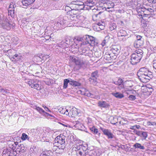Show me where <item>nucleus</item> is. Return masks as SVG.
I'll return each instance as SVG.
<instances>
[{"mask_svg": "<svg viewBox=\"0 0 156 156\" xmlns=\"http://www.w3.org/2000/svg\"><path fill=\"white\" fill-rule=\"evenodd\" d=\"M86 6L84 5V3L83 2H79V3L77 5L72 6L71 7H70L71 9H69L68 12H67V17L69 18L70 20L77 21L78 19L80 20L81 16H80L78 12V11L82 9H87L85 7Z\"/></svg>", "mask_w": 156, "mask_h": 156, "instance_id": "1", "label": "nucleus"}, {"mask_svg": "<svg viewBox=\"0 0 156 156\" xmlns=\"http://www.w3.org/2000/svg\"><path fill=\"white\" fill-rule=\"evenodd\" d=\"M143 51L141 49H138L131 55L130 62L133 65H135L139 62L142 57Z\"/></svg>", "mask_w": 156, "mask_h": 156, "instance_id": "2", "label": "nucleus"}, {"mask_svg": "<svg viewBox=\"0 0 156 156\" xmlns=\"http://www.w3.org/2000/svg\"><path fill=\"white\" fill-rule=\"evenodd\" d=\"M69 60L75 63L74 69L76 70L80 69L85 63V61L83 59L79 58L74 56H70Z\"/></svg>", "mask_w": 156, "mask_h": 156, "instance_id": "3", "label": "nucleus"}, {"mask_svg": "<svg viewBox=\"0 0 156 156\" xmlns=\"http://www.w3.org/2000/svg\"><path fill=\"white\" fill-rule=\"evenodd\" d=\"M66 13H67V12ZM66 15H67V13L66 14ZM66 18H68V19H70L69 18L67 17V15L66 16H65L64 18H61L59 19L57 22L55 23V24L56 26L58 27L59 28H62V27H61V26H63V25H64V26H68L69 27L76 26V25H75V23L74 22V21H73L72 22V20H71V21L69 23V24L67 23L66 22L67 21L66 20L64 19H66Z\"/></svg>", "mask_w": 156, "mask_h": 156, "instance_id": "4", "label": "nucleus"}, {"mask_svg": "<svg viewBox=\"0 0 156 156\" xmlns=\"http://www.w3.org/2000/svg\"><path fill=\"white\" fill-rule=\"evenodd\" d=\"M140 80L144 83H146L153 77L152 73L151 72H149L148 73L141 74H137Z\"/></svg>", "mask_w": 156, "mask_h": 156, "instance_id": "5", "label": "nucleus"}, {"mask_svg": "<svg viewBox=\"0 0 156 156\" xmlns=\"http://www.w3.org/2000/svg\"><path fill=\"white\" fill-rule=\"evenodd\" d=\"M74 142L75 144L73 149L75 150V151L73 153H75L77 156L82 155V152L80 150L81 147H82V145H83V141L80 140H77L74 141Z\"/></svg>", "mask_w": 156, "mask_h": 156, "instance_id": "6", "label": "nucleus"}, {"mask_svg": "<svg viewBox=\"0 0 156 156\" xmlns=\"http://www.w3.org/2000/svg\"><path fill=\"white\" fill-rule=\"evenodd\" d=\"M84 38L85 39V41H84L85 44H89L92 46L98 45V41L93 37L87 35L86 36L85 38Z\"/></svg>", "mask_w": 156, "mask_h": 156, "instance_id": "7", "label": "nucleus"}, {"mask_svg": "<svg viewBox=\"0 0 156 156\" xmlns=\"http://www.w3.org/2000/svg\"><path fill=\"white\" fill-rule=\"evenodd\" d=\"M65 141L64 136H58L55 139L54 145V146L59 147L61 145L62 148H64L65 147Z\"/></svg>", "mask_w": 156, "mask_h": 156, "instance_id": "8", "label": "nucleus"}, {"mask_svg": "<svg viewBox=\"0 0 156 156\" xmlns=\"http://www.w3.org/2000/svg\"><path fill=\"white\" fill-rule=\"evenodd\" d=\"M127 31H128L127 29L123 28L119 29L117 33V35L119 40L123 41H125L126 40L125 37L128 35Z\"/></svg>", "mask_w": 156, "mask_h": 156, "instance_id": "9", "label": "nucleus"}, {"mask_svg": "<svg viewBox=\"0 0 156 156\" xmlns=\"http://www.w3.org/2000/svg\"><path fill=\"white\" fill-rule=\"evenodd\" d=\"M28 84L32 88H34L37 90H39L41 89V86L40 84V82L36 80H30L27 81Z\"/></svg>", "mask_w": 156, "mask_h": 156, "instance_id": "10", "label": "nucleus"}, {"mask_svg": "<svg viewBox=\"0 0 156 156\" xmlns=\"http://www.w3.org/2000/svg\"><path fill=\"white\" fill-rule=\"evenodd\" d=\"M67 108L68 111L67 115L73 117L79 115L80 113L79 112V110L76 108H73L69 106H67Z\"/></svg>", "mask_w": 156, "mask_h": 156, "instance_id": "11", "label": "nucleus"}, {"mask_svg": "<svg viewBox=\"0 0 156 156\" xmlns=\"http://www.w3.org/2000/svg\"><path fill=\"white\" fill-rule=\"evenodd\" d=\"M0 25L3 28L8 30H10L12 25L10 24L8 19L5 17H3V21Z\"/></svg>", "mask_w": 156, "mask_h": 156, "instance_id": "12", "label": "nucleus"}, {"mask_svg": "<svg viewBox=\"0 0 156 156\" xmlns=\"http://www.w3.org/2000/svg\"><path fill=\"white\" fill-rule=\"evenodd\" d=\"M144 43V39L140 35H138L136 37V40L134 43V47L136 48L143 46Z\"/></svg>", "mask_w": 156, "mask_h": 156, "instance_id": "13", "label": "nucleus"}, {"mask_svg": "<svg viewBox=\"0 0 156 156\" xmlns=\"http://www.w3.org/2000/svg\"><path fill=\"white\" fill-rule=\"evenodd\" d=\"M99 76L98 72V70H95L93 72L90 77L89 78V80L91 84H96L97 82V78Z\"/></svg>", "mask_w": 156, "mask_h": 156, "instance_id": "14", "label": "nucleus"}, {"mask_svg": "<svg viewBox=\"0 0 156 156\" xmlns=\"http://www.w3.org/2000/svg\"><path fill=\"white\" fill-rule=\"evenodd\" d=\"M82 39L80 38H77V39L75 38L73 39V43L72 47L74 46L75 48H79L80 46L83 45H85V43L84 42H82Z\"/></svg>", "mask_w": 156, "mask_h": 156, "instance_id": "15", "label": "nucleus"}, {"mask_svg": "<svg viewBox=\"0 0 156 156\" xmlns=\"http://www.w3.org/2000/svg\"><path fill=\"white\" fill-rule=\"evenodd\" d=\"M134 133L141 138L142 140H145L147 137V132L140 130H135Z\"/></svg>", "mask_w": 156, "mask_h": 156, "instance_id": "16", "label": "nucleus"}, {"mask_svg": "<svg viewBox=\"0 0 156 156\" xmlns=\"http://www.w3.org/2000/svg\"><path fill=\"white\" fill-rule=\"evenodd\" d=\"M73 123L74 125V126L76 128L81 130L84 131H85L86 128L85 127V126L82 123H81L79 121H73Z\"/></svg>", "mask_w": 156, "mask_h": 156, "instance_id": "17", "label": "nucleus"}, {"mask_svg": "<svg viewBox=\"0 0 156 156\" xmlns=\"http://www.w3.org/2000/svg\"><path fill=\"white\" fill-rule=\"evenodd\" d=\"M104 15L103 12L102 11L99 12L97 14H94L92 16V20H99L103 19V16Z\"/></svg>", "mask_w": 156, "mask_h": 156, "instance_id": "18", "label": "nucleus"}, {"mask_svg": "<svg viewBox=\"0 0 156 156\" xmlns=\"http://www.w3.org/2000/svg\"><path fill=\"white\" fill-rule=\"evenodd\" d=\"M73 41L70 40L69 39H66L65 41H62L59 44L60 47L62 48H65L67 47L69 45L72 44V45Z\"/></svg>", "mask_w": 156, "mask_h": 156, "instance_id": "19", "label": "nucleus"}, {"mask_svg": "<svg viewBox=\"0 0 156 156\" xmlns=\"http://www.w3.org/2000/svg\"><path fill=\"white\" fill-rule=\"evenodd\" d=\"M79 92L82 95H84L87 97H90L91 98H94L95 95L91 93H90L87 90L85 89H83L82 90H80Z\"/></svg>", "mask_w": 156, "mask_h": 156, "instance_id": "20", "label": "nucleus"}, {"mask_svg": "<svg viewBox=\"0 0 156 156\" xmlns=\"http://www.w3.org/2000/svg\"><path fill=\"white\" fill-rule=\"evenodd\" d=\"M102 130L104 134L106 136L108 139H112L114 137V135L111 132V131L105 129H102Z\"/></svg>", "mask_w": 156, "mask_h": 156, "instance_id": "21", "label": "nucleus"}, {"mask_svg": "<svg viewBox=\"0 0 156 156\" xmlns=\"http://www.w3.org/2000/svg\"><path fill=\"white\" fill-rule=\"evenodd\" d=\"M123 81L122 79L120 78H119L118 80L117 81H114V83L116 84L117 85L119 86V88L120 89H121L123 88H125L128 89L127 88H125L123 84Z\"/></svg>", "mask_w": 156, "mask_h": 156, "instance_id": "22", "label": "nucleus"}, {"mask_svg": "<svg viewBox=\"0 0 156 156\" xmlns=\"http://www.w3.org/2000/svg\"><path fill=\"white\" fill-rule=\"evenodd\" d=\"M98 106L101 108H108L110 106L108 103L103 101H99L98 103Z\"/></svg>", "mask_w": 156, "mask_h": 156, "instance_id": "23", "label": "nucleus"}, {"mask_svg": "<svg viewBox=\"0 0 156 156\" xmlns=\"http://www.w3.org/2000/svg\"><path fill=\"white\" fill-rule=\"evenodd\" d=\"M103 3L107 9H109L114 7V4L112 1L104 0Z\"/></svg>", "mask_w": 156, "mask_h": 156, "instance_id": "24", "label": "nucleus"}, {"mask_svg": "<svg viewBox=\"0 0 156 156\" xmlns=\"http://www.w3.org/2000/svg\"><path fill=\"white\" fill-rule=\"evenodd\" d=\"M120 48L119 47H117L116 46H114L112 48L111 51L115 55L114 56L115 58L116 55H117L120 51Z\"/></svg>", "mask_w": 156, "mask_h": 156, "instance_id": "25", "label": "nucleus"}, {"mask_svg": "<svg viewBox=\"0 0 156 156\" xmlns=\"http://www.w3.org/2000/svg\"><path fill=\"white\" fill-rule=\"evenodd\" d=\"M35 0H22V3L23 6L26 7L32 4Z\"/></svg>", "mask_w": 156, "mask_h": 156, "instance_id": "26", "label": "nucleus"}, {"mask_svg": "<svg viewBox=\"0 0 156 156\" xmlns=\"http://www.w3.org/2000/svg\"><path fill=\"white\" fill-rule=\"evenodd\" d=\"M112 56L111 54H109V53H106L104 55V59L107 60H111L113 58L115 59V57Z\"/></svg>", "mask_w": 156, "mask_h": 156, "instance_id": "27", "label": "nucleus"}, {"mask_svg": "<svg viewBox=\"0 0 156 156\" xmlns=\"http://www.w3.org/2000/svg\"><path fill=\"white\" fill-rule=\"evenodd\" d=\"M149 72H150L149 71L148 69L145 67L141 68L139 70L137 73V74H144L148 73Z\"/></svg>", "mask_w": 156, "mask_h": 156, "instance_id": "28", "label": "nucleus"}, {"mask_svg": "<svg viewBox=\"0 0 156 156\" xmlns=\"http://www.w3.org/2000/svg\"><path fill=\"white\" fill-rule=\"evenodd\" d=\"M87 6H89V8H87L88 9H91V7L95 5L96 4V2L92 0H87Z\"/></svg>", "mask_w": 156, "mask_h": 156, "instance_id": "29", "label": "nucleus"}, {"mask_svg": "<svg viewBox=\"0 0 156 156\" xmlns=\"http://www.w3.org/2000/svg\"><path fill=\"white\" fill-rule=\"evenodd\" d=\"M26 148L23 144H19L17 147L18 151L20 152H23L26 150Z\"/></svg>", "mask_w": 156, "mask_h": 156, "instance_id": "30", "label": "nucleus"}, {"mask_svg": "<svg viewBox=\"0 0 156 156\" xmlns=\"http://www.w3.org/2000/svg\"><path fill=\"white\" fill-rule=\"evenodd\" d=\"M133 147L135 149H139L140 150H144L145 149V147L139 143H136L133 145Z\"/></svg>", "mask_w": 156, "mask_h": 156, "instance_id": "31", "label": "nucleus"}, {"mask_svg": "<svg viewBox=\"0 0 156 156\" xmlns=\"http://www.w3.org/2000/svg\"><path fill=\"white\" fill-rule=\"evenodd\" d=\"M112 94L115 97L119 99L122 98L124 97V95L118 92L112 93Z\"/></svg>", "mask_w": 156, "mask_h": 156, "instance_id": "32", "label": "nucleus"}, {"mask_svg": "<svg viewBox=\"0 0 156 156\" xmlns=\"http://www.w3.org/2000/svg\"><path fill=\"white\" fill-rule=\"evenodd\" d=\"M41 155L42 156H52L53 153L51 151L45 150L42 152Z\"/></svg>", "mask_w": 156, "mask_h": 156, "instance_id": "33", "label": "nucleus"}, {"mask_svg": "<svg viewBox=\"0 0 156 156\" xmlns=\"http://www.w3.org/2000/svg\"><path fill=\"white\" fill-rule=\"evenodd\" d=\"M40 131V129H36V130L34 129H32L31 131L32 132V133H30L29 134V135L30 136V138L31 139L32 137H35V136H36V131Z\"/></svg>", "mask_w": 156, "mask_h": 156, "instance_id": "34", "label": "nucleus"}, {"mask_svg": "<svg viewBox=\"0 0 156 156\" xmlns=\"http://www.w3.org/2000/svg\"><path fill=\"white\" fill-rule=\"evenodd\" d=\"M82 0H76L74 2H71L70 4H69V6H66L65 7V8H68L70 7H71L72 6L71 5H77V4L79 3V2H82Z\"/></svg>", "mask_w": 156, "mask_h": 156, "instance_id": "35", "label": "nucleus"}, {"mask_svg": "<svg viewBox=\"0 0 156 156\" xmlns=\"http://www.w3.org/2000/svg\"><path fill=\"white\" fill-rule=\"evenodd\" d=\"M70 84L75 86H80V83L79 82L71 80L70 81Z\"/></svg>", "mask_w": 156, "mask_h": 156, "instance_id": "36", "label": "nucleus"}, {"mask_svg": "<svg viewBox=\"0 0 156 156\" xmlns=\"http://www.w3.org/2000/svg\"><path fill=\"white\" fill-rule=\"evenodd\" d=\"M146 10L143 11V13L144 14V15L146 16L145 17L150 18L151 16V15H152V13L149 10L147 9H146Z\"/></svg>", "mask_w": 156, "mask_h": 156, "instance_id": "37", "label": "nucleus"}, {"mask_svg": "<svg viewBox=\"0 0 156 156\" xmlns=\"http://www.w3.org/2000/svg\"><path fill=\"white\" fill-rule=\"evenodd\" d=\"M30 136L29 137L25 133H22L21 137V138L22 140H24L26 139H27L28 140L31 142V140L30 139Z\"/></svg>", "mask_w": 156, "mask_h": 156, "instance_id": "38", "label": "nucleus"}, {"mask_svg": "<svg viewBox=\"0 0 156 156\" xmlns=\"http://www.w3.org/2000/svg\"><path fill=\"white\" fill-rule=\"evenodd\" d=\"M90 130L91 132L95 134H97L98 135H100V133H98V130L94 126H93L90 128Z\"/></svg>", "mask_w": 156, "mask_h": 156, "instance_id": "39", "label": "nucleus"}, {"mask_svg": "<svg viewBox=\"0 0 156 156\" xmlns=\"http://www.w3.org/2000/svg\"><path fill=\"white\" fill-rule=\"evenodd\" d=\"M61 110L60 113L61 114L65 115H67L68 112V111L67 106L66 107V108L62 107V110Z\"/></svg>", "mask_w": 156, "mask_h": 156, "instance_id": "40", "label": "nucleus"}, {"mask_svg": "<svg viewBox=\"0 0 156 156\" xmlns=\"http://www.w3.org/2000/svg\"><path fill=\"white\" fill-rule=\"evenodd\" d=\"M70 81L68 79H65L64 80L63 88L66 89L68 86V84L69 83H70Z\"/></svg>", "mask_w": 156, "mask_h": 156, "instance_id": "41", "label": "nucleus"}, {"mask_svg": "<svg viewBox=\"0 0 156 156\" xmlns=\"http://www.w3.org/2000/svg\"><path fill=\"white\" fill-rule=\"evenodd\" d=\"M10 152L8 150L7 148H6L4 149L2 152L3 154L7 155L6 156H10Z\"/></svg>", "mask_w": 156, "mask_h": 156, "instance_id": "42", "label": "nucleus"}, {"mask_svg": "<svg viewBox=\"0 0 156 156\" xmlns=\"http://www.w3.org/2000/svg\"><path fill=\"white\" fill-rule=\"evenodd\" d=\"M13 59H14L15 61H18L20 60L21 58V56L20 55L16 54L13 56Z\"/></svg>", "mask_w": 156, "mask_h": 156, "instance_id": "43", "label": "nucleus"}, {"mask_svg": "<svg viewBox=\"0 0 156 156\" xmlns=\"http://www.w3.org/2000/svg\"><path fill=\"white\" fill-rule=\"evenodd\" d=\"M35 109L41 114L43 113V114H44L45 112V111L42 108L39 107H36Z\"/></svg>", "mask_w": 156, "mask_h": 156, "instance_id": "44", "label": "nucleus"}, {"mask_svg": "<svg viewBox=\"0 0 156 156\" xmlns=\"http://www.w3.org/2000/svg\"><path fill=\"white\" fill-rule=\"evenodd\" d=\"M137 3L136 0H132L130 2V5L133 7L136 6Z\"/></svg>", "mask_w": 156, "mask_h": 156, "instance_id": "45", "label": "nucleus"}, {"mask_svg": "<svg viewBox=\"0 0 156 156\" xmlns=\"http://www.w3.org/2000/svg\"><path fill=\"white\" fill-rule=\"evenodd\" d=\"M117 121L118 119L116 117H113V119L111 120V123L114 125H115L117 123Z\"/></svg>", "mask_w": 156, "mask_h": 156, "instance_id": "46", "label": "nucleus"}, {"mask_svg": "<svg viewBox=\"0 0 156 156\" xmlns=\"http://www.w3.org/2000/svg\"><path fill=\"white\" fill-rule=\"evenodd\" d=\"M0 92L2 94H5L8 93L7 90L4 88H0Z\"/></svg>", "mask_w": 156, "mask_h": 156, "instance_id": "47", "label": "nucleus"}, {"mask_svg": "<svg viewBox=\"0 0 156 156\" xmlns=\"http://www.w3.org/2000/svg\"><path fill=\"white\" fill-rule=\"evenodd\" d=\"M94 54L97 57H100L101 55V51L99 50V51H96L95 52Z\"/></svg>", "mask_w": 156, "mask_h": 156, "instance_id": "48", "label": "nucleus"}, {"mask_svg": "<svg viewBox=\"0 0 156 156\" xmlns=\"http://www.w3.org/2000/svg\"><path fill=\"white\" fill-rule=\"evenodd\" d=\"M16 5L15 4L14 5L10 4L8 9V11L10 10H14V8L16 7Z\"/></svg>", "mask_w": 156, "mask_h": 156, "instance_id": "49", "label": "nucleus"}, {"mask_svg": "<svg viewBox=\"0 0 156 156\" xmlns=\"http://www.w3.org/2000/svg\"><path fill=\"white\" fill-rule=\"evenodd\" d=\"M8 13L9 15H10L11 17L14 16V10L8 11Z\"/></svg>", "mask_w": 156, "mask_h": 156, "instance_id": "50", "label": "nucleus"}, {"mask_svg": "<svg viewBox=\"0 0 156 156\" xmlns=\"http://www.w3.org/2000/svg\"><path fill=\"white\" fill-rule=\"evenodd\" d=\"M128 98L129 100L132 101L136 99L135 96L133 95H129L128 97Z\"/></svg>", "mask_w": 156, "mask_h": 156, "instance_id": "51", "label": "nucleus"}, {"mask_svg": "<svg viewBox=\"0 0 156 156\" xmlns=\"http://www.w3.org/2000/svg\"><path fill=\"white\" fill-rule=\"evenodd\" d=\"M87 149V147H86L84 146L83 144V145H82V147H81V150H82L83 151V152H82V153H84L85 154L86 153L85 152H84V151H86ZM80 151H81V150H80Z\"/></svg>", "mask_w": 156, "mask_h": 156, "instance_id": "52", "label": "nucleus"}, {"mask_svg": "<svg viewBox=\"0 0 156 156\" xmlns=\"http://www.w3.org/2000/svg\"><path fill=\"white\" fill-rule=\"evenodd\" d=\"M43 56L42 55L39 56H37L35 57V58H36L37 59H38V60L40 61H41L43 59Z\"/></svg>", "mask_w": 156, "mask_h": 156, "instance_id": "53", "label": "nucleus"}, {"mask_svg": "<svg viewBox=\"0 0 156 156\" xmlns=\"http://www.w3.org/2000/svg\"><path fill=\"white\" fill-rule=\"evenodd\" d=\"M14 144V142H12L11 143V144H9V147L11 148H12V149L14 150L15 148H16V147H14V144Z\"/></svg>", "mask_w": 156, "mask_h": 156, "instance_id": "54", "label": "nucleus"}, {"mask_svg": "<svg viewBox=\"0 0 156 156\" xmlns=\"http://www.w3.org/2000/svg\"><path fill=\"white\" fill-rule=\"evenodd\" d=\"M153 67L154 69L155 70V72L156 73V59L154 60L153 61Z\"/></svg>", "mask_w": 156, "mask_h": 156, "instance_id": "55", "label": "nucleus"}, {"mask_svg": "<svg viewBox=\"0 0 156 156\" xmlns=\"http://www.w3.org/2000/svg\"><path fill=\"white\" fill-rule=\"evenodd\" d=\"M45 116H51V117H53V116H52L51 115L47 113L46 112H44V114H43Z\"/></svg>", "mask_w": 156, "mask_h": 156, "instance_id": "56", "label": "nucleus"}, {"mask_svg": "<svg viewBox=\"0 0 156 156\" xmlns=\"http://www.w3.org/2000/svg\"><path fill=\"white\" fill-rule=\"evenodd\" d=\"M149 2L151 3H156V0H147Z\"/></svg>", "mask_w": 156, "mask_h": 156, "instance_id": "57", "label": "nucleus"}, {"mask_svg": "<svg viewBox=\"0 0 156 156\" xmlns=\"http://www.w3.org/2000/svg\"><path fill=\"white\" fill-rule=\"evenodd\" d=\"M130 129L133 130V132L134 133V131L135 130H136V129L135 125L131 126L130 128Z\"/></svg>", "mask_w": 156, "mask_h": 156, "instance_id": "58", "label": "nucleus"}, {"mask_svg": "<svg viewBox=\"0 0 156 156\" xmlns=\"http://www.w3.org/2000/svg\"><path fill=\"white\" fill-rule=\"evenodd\" d=\"M62 107H58L57 108V109L58 110V111L60 113H61V110H62Z\"/></svg>", "mask_w": 156, "mask_h": 156, "instance_id": "59", "label": "nucleus"}, {"mask_svg": "<svg viewBox=\"0 0 156 156\" xmlns=\"http://www.w3.org/2000/svg\"><path fill=\"white\" fill-rule=\"evenodd\" d=\"M147 90L149 92L151 93L153 91V89L152 87H151V88H149V89H147Z\"/></svg>", "mask_w": 156, "mask_h": 156, "instance_id": "60", "label": "nucleus"}, {"mask_svg": "<svg viewBox=\"0 0 156 156\" xmlns=\"http://www.w3.org/2000/svg\"><path fill=\"white\" fill-rule=\"evenodd\" d=\"M14 142V144H13L14 145V147H17L18 146V143L17 142Z\"/></svg>", "mask_w": 156, "mask_h": 156, "instance_id": "61", "label": "nucleus"}, {"mask_svg": "<svg viewBox=\"0 0 156 156\" xmlns=\"http://www.w3.org/2000/svg\"><path fill=\"white\" fill-rule=\"evenodd\" d=\"M135 126L136 129H140V128H141L140 126L139 125H135Z\"/></svg>", "mask_w": 156, "mask_h": 156, "instance_id": "62", "label": "nucleus"}, {"mask_svg": "<svg viewBox=\"0 0 156 156\" xmlns=\"http://www.w3.org/2000/svg\"><path fill=\"white\" fill-rule=\"evenodd\" d=\"M104 26H103L102 25H101V26H100V27H99V28H100V30H102L104 29Z\"/></svg>", "mask_w": 156, "mask_h": 156, "instance_id": "63", "label": "nucleus"}, {"mask_svg": "<svg viewBox=\"0 0 156 156\" xmlns=\"http://www.w3.org/2000/svg\"><path fill=\"white\" fill-rule=\"evenodd\" d=\"M147 9L149 10V11H150L152 13V12H154V11L151 8Z\"/></svg>", "mask_w": 156, "mask_h": 156, "instance_id": "64", "label": "nucleus"}]
</instances>
